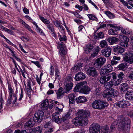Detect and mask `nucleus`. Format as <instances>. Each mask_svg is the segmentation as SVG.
Here are the masks:
<instances>
[{
  "mask_svg": "<svg viewBox=\"0 0 133 133\" xmlns=\"http://www.w3.org/2000/svg\"><path fill=\"white\" fill-rule=\"evenodd\" d=\"M77 117L73 121L75 125L84 126L88 123V118L90 116V112L88 111L80 110L76 113Z\"/></svg>",
  "mask_w": 133,
  "mask_h": 133,
  "instance_id": "nucleus-1",
  "label": "nucleus"
},
{
  "mask_svg": "<svg viewBox=\"0 0 133 133\" xmlns=\"http://www.w3.org/2000/svg\"><path fill=\"white\" fill-rule=\"evenodd\" d=\"M128 122L126 124L125 120L122 116H120L118 118L117 121L119 130H124L125 129H127L129 127V124L130 122V121L129 119L127 120Z\"/></svg>",
  "mask_w": 133,
  "mask_h": 133,
  "instance_id": "nucleus-2",
  "label": "nucleus"
},
{
  "mask_svg": "<svg viewBox=\"0 0 133 133\" xmlns=\"http://www.w3.org/2000/svg\"><path fill=\"white\" fill-rule=\"evenodd\" d=\"M108 105L106 102L102 100H96L93 101L92 104V107L94 109L101 110L105 108Z\"/></svg>",
  "mask_w": 133,
  "mask_h": 133,
  "instance_id": "nucleus-3",
  "label": "nucleus"
},
{
  "mask_svg": "<svg viewBox=\"0 0 133 133\" xmlns=\"http://www.w3.org/2000/svg\"><path fill=\"white\" fill-rule=\"evenodd\" d=\"M100 49V48L98 46L94 48L92 45L88 44L87 45L86 48L85 49V52L86 53H88L93 50V53L91 54V55L92 57H94L97 55Z\"/></svg>",
  "mask_w": 133,
  "mask_h": 133,
  "instance_id": "nucleus-4",
  "label": "nucleus"
},
{
  "mask_svg": "<svg viewBox=\"0 0 133 133\" xmlns=\"http://www.w3.org/2000/svg\"><path fill=\"white\" fill-rule=\"evenodd\" d=\"M8 90L9 97L8 98L6 104L7 105H10L11 103L14 104L17 99V97L15 95L13 90L10 86L8 85Z\"/></svg>",
  "mask_w": 133,
  "mask_h": 133,
  "instance_id": "nucleus-5",
  "label": "nucleus"
},
{
  "mask_svg": "<svg viewBox=\"0 0 133 133\" xmlns=\"http://www.w3.org/2000/svg\"><path fill=\"white\" fill-rule=\"evenodd\" d=\"M106 61V59L104 58L99 57L96 60L94 63V65L96 68L100 69L105 64Z\"/></svg>",
  "mask_w": 133,
  "mask_h": 133,
  "instance_id": "nucleus-6",
  "label": "nucleus"
},
{
  "mask_svg": "<svg viewBox=\"0 0 133 133\" xmlns=\"http://www.w3.org/2000/svg\"><path fill=\"white\" fill-rule=\"evenodd\" d=\"M44 112L41 110H38L35 114L34 117V120L36 123L40 122L44 116Z\"/></svg>",
  "mask_w": 133,
  "mask_h": 133,
  "instance_id": "nucleus-7",
  "label": "nucleus"
},
{
  "mask_svg": "<svg viewBox=\"0 0 133 133\" xmlns=\"http://www.w3.org/2000/svg\"><path fill=\"white\" fill-rule=\"evenodd\" d=\"M113 69L111 65L108 64L103 66L101 69L100 74L101 75H104L106 73L111 72Z\"/></svg>",
  "mask_w": 133,
  "mask_h": 133,
  "instance_id": "nucleus-8",
  "label": "nucleus"
},
{
  "mask_svg": "<svg viewBox=\"0 0 133 133\" xmlns=\"http://www.w3.org/2000/svg\"><path fill=\"white\" fill-rule=\"evenodd\" d=\"M123 60L130 64L133 63V54L131 53H125L123 55Z\"/></svg>",
  "mask_w": 133,
  "mask_h": 133,
  "instance_id": "nucleus-9",
  "label": "nucleus"
},
{
  "mask_svg": "<svg viewBox=\"0 0 133 133\" xmlns=\"http://www.w3.org/2000/svg\"><path fill=\"white\" fill-rule=\"evenodd\" d=\"M130 105L128 101H121L116 103L114 105V107L117 108H125Z\"/></svg>",
  "mask_w": 133,
  "mask_h": 133,
  "instance_id": "nucleus-10",
  "label": "nucleus"
},
{
  "mask_svg": "<svg viewBox=\"0 0 133 133\" xmlns=\"http://www.w3.org/2000/svg\"><path fill=\"white\" fill-rule=\"evenodd\" d=\"M58 46L60 49L59 50V51L60 55L61 56L65 55L67 53L66 49L63 42H58Z\"/></svg>",
  "mask_w": 133,
  "mask_h": 133,
  "instance_id": "nucleus-11",
  "label": "nucleus"
},
{
  "mask_svg": "<svg viewBox=\"0 0 133 133\" xmlns=\"http://www.w3.org/2000/svg\"><path fill=\"white\" fill-rule=\"evenodd\" d=\"M87 74L89 76L92 77H97L98 73L95 69L93 67H90L87 71Z\"/></svg>",
  "mask_w": 133,
  "mask_h": 133,
  "instance_id": "nucleus-12",
  "label": "nucleus"
},
{
  "mask_svg": "<svg viewBox=\"0 0 133 133\" xmlns=\"http://www.w3.org/2000/svg\"><path fill=\"white\" fill-rule=\"evenodd\" d=\"M99 128L98 124L96 123H93L90 129V133H99Z\"/></svg>",
  "mask_w": 133,
  "mask_h": 133,
  "instance_id": "nucleus-13",
  "label": "nucleus"
},
{
  "mask_svg": "<svg viewBox=\"0 0 133 133\" xmlns=\"http://www.w3.org/2000/svg\"><path fill=\"white\" fill-rule=\"evenodd\" d=\"M59 113L58 112H56L52 115V120L57 123H60L62 122V120L60 118Z\"/></svg>",
  "mask_w": 133,
  "mask_h": 133,
  "instance_id": "nucleus-14",
  "label": "nucleus"
},
{
  "mask_svg": "<svg viewBox=\"0 0 133 133\" xmlns=\"http://www.w3.org/2000/svg\"><path fill=\"white\" fill-rule=\"evenodd\" d=\"M42 130V128L38 126L35 128H30L27 130V132L29 133H41Z\"/></svg>",
  "mask_w": 133,
  "mask_h": 133,
  "instance_id": "nucleus-15",
  "label": "nucleus"
},
{
  "mask_svg": "<svg viewBox=\"0 0 133 133\" xmlns=\"http://www.w3.org/2000/svg\"><path fill=\"white\" fill-rule=\"evenodd\" d=\"M111 49L110 47L103 49L101 51L102 54L106 57H109L111 53Z\"/></svg>",
  "mask_w": 133,
  "mask_h": 133,
  "instance_id": "nucleus-16",
  "label": "nucleus"
},
{
  "mask_svg": "<svg viewBox=\"0 0 133 133\" xmlns=\"http://www.w3.org/2000/svg\"><path fill=\"white\" fill-rule=\"evenodd\" d=\"M85 78V75L82 72H80L76 74L75 79L76 81L82 80Z\"/></svg>",
  "mask_w": 133,
  "mask_h": 133,
  "instance_id": "nucleus-17",
  "label": "nucleus"
},
{
  "mask_svg": "<svg viewBox=\"0 0 133 133\" xmlns=\"http://www.w3.org/2000/svg\"><path fill=\"white\" fill-rule=\"evenodd\" d=\"M57 98L58 99H60L62 98L64 95V92L63 88L61 87L58 90L56 91Z\"/></svg>",
  "mask_w": 133,
  "mask_h": 133,
  "instance_id": "nucleus-18",
  "label": "nucleus"
},
{
  "mask_svg": "<svg viewBox=\"0 0 133 133\" xmlns=\"http://www.w3.org/2000/svg\"><path fill=\"white\" fill-rule=\"evenodd\" d=\"M64 30H61L62 31V32L59 33V32H58L57 34H58V36L59 38V39L60 41V42H62V41H66L67 38L66 36L65 35V32Z\"/></svg>",
  "mask_w": 133,
  "mask_h": 133,
  "instance_id": "nucleus-19",
  "label": "nucleus"
},
{
  "mask_svg": "<svg viewBox=\"0 0 133 133\" xmlns=\"http://www.w3.org/2000/svg\"><path fill=\"white\" fill-rule=\"evenodd\" d=\"M122 38V42L120 43V44L122 46L127 47L128 46V45L129 39L127 37L125 36H123Z\"/></svg>",
  "mask_w": 133,
  "mask_h": 133,
  "instance_id": "nucleus-20",
  "label": "nucleus"
},
{
  "mask_svg": "<svg viewBox=\"0 0 133 133\" xmlns=\"http://www.w3.org/2000/svg\"><path fill=\"white\" fill-rule=\"evenodd\" d=\"M85 83H86V82H83L77 84L74 89V91L75 92H78L80 91L81 92V89L83 88Z\"/></svg>",
  "mask_w": 133,
  "mask_h": 133,
  "instance_id": "nucleus-21",
  "label": "nucleus"
},
{
  "mask_svg": "<svg viewBox=\"0 0 133 133\" xmlns=\"http://www.w3.org/2000/svg\"><path fill=\"white\" fill-rule=\"evenodd\" d=\"M52 22L55 26L58 28L59 30L63 31L64 30V29L61 25L59 21L55 19Z\"/></svg>",
  "mask_w": 133,
  "mask_h": 133,
  "instance_id": "nucleus-22",
  "label": "nucleus"
},
{
  "mask_svg": "<svg viewBox=\"0 0 133 133\" xmlns=\"http://www.w3.org/2000/svg\"><path fill=\"white\" fill-rule=\"evenodd\" d=\"M110 77L108 75L106 76H103L101 77L99 81L101 83L103 84H105L107 81L110 79Z\"/></svg>",
  "mask_w": 133,
  "mask_h": 133,
  "instance_id": "nucleus-23",
  "label": "nucleus"
},
{
  "mask_svg": "<svg viewBox=\"0 0 133 133\" xmlns=\"http://www.w3.org/2000/svg\"><path fill=\"white\" fill-rule=\"evenodd\" d=\"M35 122H36L33 119L30 118L29 121L25 123V127L31 128L34 126Z\"/></svg>",
  "mask_w": 133,
  "mask_h": 133,
  "instance_id": "nucleus-24",
  "label": "nucleus"
},
{
  "mask_svg": "<svg viewBox=\"0 0 133 133\" xmlns=\"http://www.w3.org/2000/svg\"><path fill=\"white\" fill-rule=\"evenodd\" d=\"M125 97L126 99H133V91L130 90L128 91L126 93Z\"/></svg>",
  "mask_w": 133,
  "mask_h": 133,
  "instance_id": "nucleus-25",
  "label": "nucleus"
},
{
  "mask_svg": "<svg viewBox=\"0 0 133 133\" xmlns=\"http://www.w3.org/2000/svg\"><path fill=\"white\" fill-rule=\"evenodd\" d=\"M49 105L48 100L46 99L41 104V107L42 109L44 110L48 109Z\"/></svg>",
  "mask_w": 133,
  "mask_h": 133,
  "instance_id": "nucleus-26",
  "label": "nucleus"
},
{
  "mask_svg": "<svg viewBox=\"0 0 133 133\" xmlns=\"http://www.w3.org/2000/svg\"><path fill=\"white\" fill-rule=\"evenodd\" d=\"M90 90V89L89 87L84 85L83 88L81 89V92L84 94H88L89 93Z\"/></svg>",
  "mask_w": 133,
  "mask_h": 133,
  "instance_id": "nucleus-27",
  "label": "nucleus"
},
{
  "mask_svg": "<svg viewBox=\"0 0 133 133\" xmlns=\"http://www.w3.org/2000/svg\"><path fill=\"white\" fill-rule=\"evenodd\" d=\"M76 101L77 103H82L87 101L86 97L84 96H80L76 99Z\"/></svg>",
  "mask_w": 133,
  "mask_h": 133,
  "instance_id": "nucleus-28",
  "label": "nucleus"
},
{
  "mask_svg": "<svg viewBox=\"0 0 133 133\" xmlns=\"http://www.w3.org/2000/svg\"><path fill=\"white\" fill-rule=\"evenodd\" d=\"M114 51L116 53L121 54L124 51L125 49L121 46H118L114 48Z\"/></svg>",
  "mask_w": 133,
  "mask_h": 133,
  "instance_id": "nucleus-29",
  "label": "nucleus"
},
{
  "mask_svg": "<svg viewBox=\"0 0 133 133\" xmlns=\"http://www.w3.org/2000/svg\"><path fill=\"white\" fill-rule=\"evenodd\" d=\"M27 87L28 88L27 89V94L29 98H30V96L31 93V91L32 90L31 87V82L29 80L27 81Z\"/></svg>",
  "mask_w": 133,
  "mask_h": 133,
  "instance_id": "nucleus-30",
  "label": "nucleus"
},
{
  "mask_svg": "<svg viewBox=\"0 0 133 133\" xmlns=\"http://www.w3.org/2000/svg\"><path fill=\"white\" fill-rule=\"evenodd\" d=\"M54 103L56 104V105L57 104L58 105L57 107L55 108V110L57 111V112H58L59 113L61 112L62 111V109L64 107L63 105L56 101H55Z\"/></svg>",
  "mask_w": 133,
  "mask_h": 133,
  "instance_id": "nucleus-31",
  "label": "nucleus"
},
{
  "mask_svg": "<svg viewBox=\"0 0 133 133\" xmlns=\"http://www.w3.org/2000/svg\"><path fill=\"white\" fill-rule=\"evenodd\" d=\"M76 96L73 93H71L68 96L69 103L70 104H72L75 103V98Z\"/></svg>",
  "mask_w": 133,
  "mask_h": 133,
  "instance_id": "nucleus-32",
  "label": "nucleus"
},
{
  "mask_svg": "<svg viewBox=\"0 0 133 133\" xmlns=\"http://www.w3.org/2000/svg\"><path fill=\"white\" fill-rule=\"evenodd\" d=\"M120 90L121 92L127 90L129 88L128 85L126 83H124L121 84Z\"/></svg>",
  "mask_w": 133,
  "mask_h": 133,
  "instance_id": "nucleus-33",
  "label": "nucleus"
},
{
  "mask_svg": "<svg viewBox=\"0 0 133 133\" xmlns=\"http://www.w3.org/2000/svg\"><path fill=\"white\" fill-rule=\"evenodd\" d=\"M73 84L72 82L67 83L64 88L65 92L69 91L72 88Z\"/></svg>",
  "mask_w": 133,
  "mask_h": 133,
  "instance_id": "nucleus-34",
  "label": "nucleus"
},
{
  "mask_svg": "<svg viewBox=\"0 0 133 133\" xmlns=\"http://www.w3.org/2000/svg\"><path fill=\"white\" fill-rule=\"evenodd\" d=\"M83 64L81 63H78L77 64L75 65L73 68L74 72H76L78 71L79 69L82 68Z\"/></svg>",
  "mask_w": 133,
  "mask_h": 133,
  "instance_id": "nucleus-35",
  "label": "nucleus"
},
{
  "mask_svg": "<svg viewBox=\"0 0 133 133\" xmlns=\"http://www.w3.org/2000/svg\"><path fill=\"white\" fill-rule=\"evenodd\" d=\"M110 95L111 97H115L117 96L118 94V92L116 90L112 88L110 90Z\"/></svg>",
  "mask_w": 133,
  "mask_h": 133,
  "instance_id": "nucleus-36",
  "label": "nucleus"
},
{
  "mask_svg": "<svg viewBox=\"0 0 133 133\" xmlns=\"http://www.w3.org/2000/svg\"><path fill=\"white\" fill-rule=\"evenodd\" d=\"M46 26L48 29L50 30V31L51 33L53 34V36H55V34L54 33L55 30L54 26L52 25L50 23L46 25Z\"/></svg>",
  "mask_w": 133,
  "mask_h": 133,
  "instance_id": "nucleus-37",
  "label": "nucleus"
},
{
  "mask_svg": "<svg viewBox=\"0 0 133 133\" xmlns=\"http://www.w3.org/2000/svg\"><path fill=\"white\" fill-rule=\"evenodd\" d=\"M127 63H121L118 66V68L119 69L123 70H124L127 69Z\"/></svg>",
  "mask_w": 133,
  "mask_h": 133,
  "instance_id": "nucleus-38",
  "label": "nucleus"
},
{
  "mask_svg": "<svg viewBox=\"0 0 133 133\" xmlns=\"http://www.w3.org/2000/svg\"><path fill=\"white\" fill-rule=\"evenodd\" d=\"M94 38L96 39L103 38L104 37V34L102 32L96 33L94 35Z\"/></svg>",
  "mask_w": 133,
  "mask_h": 133,
  "instance_id": "nucleus-39",
  "label": "nucleus"
},
{
  "mask_svg": "<svg viewBox=\"0 0 133 133\" xmlns=\"http://www.w3.org/2000/svg\"><path fill=\"white\" fill-rule=\"evenodd\" d=\"M109 130V127L107 126H104L102 128L99 132L100 133H108Z\"/></svg>",
  "mask_w": 133,
  "mask_h": 133,
  "instance_id": "nucleus-40",
  "label": "nucleus"
},
{
  "mask_svg": "<svg viewBox=\"0 0 133 133\" xmlns=\"http://www.w3.org/2000/svg\"><path fill=\"white\" fill-rule=\"evenodd\" d=\"M108 46L107 42L105 40H103L100 42L99 46L102 48L107 47Z\"/></svg>",
  "mask_w": 133,
  "mask_h": 133,
  "instance_id": "nucleus-41",
  "label": "nucleus"
},
{
  "mask_svg": "<svg viewBox=\"0 0 133 133\" xmlns=\"http://www.w3.org/2000/svg\"><path fill=\"white\" fill-rule=\"evenodd\" d=\"M73 77L72 75L71 74L68 75L65 79V82L66 83H68V82H72L73 81Z\"/></svg>",
  "mask_w": 133,
  "mask_h": 133,
  "instance_id": "nucleus-42",
  "label": "nucleus"
},
{
  "mask_svg": "<svg viewBox=\"0 0 133 133\" xmlns=\"http://www.w3.org/2000/svg\"><path fill=\"white\" fill-rule=\"evenodd\" d=\"M103 95L104 97H111L110 91L108 90H104L103 94Z\"/></svg>",
  "mask_w": 133,
  "mask_h": 133,
  "instance_id": "nucleus-43",
  "label": "nucleus"
},
{
  "mask_svg": "<svg viewBox=\"0 0 133 133\" xmlns=\"http://www.w3.org/2000/svg\"><path fill=\"white\" fill-rule=\"evenodd\" d=\"M118 41V39L116 37L110 38L108 39V40L109 42L112 44L117 42Z\"/></svg>",
  "mask_w": 133,
  "mask_h": 133,
  "instance_id": "nucleus-44",
  "label": "nucleus"
},
{
  "mask_svg": "<svg viewBox=\"0 0 133 133\" xmlns=\"http://www.w3.org/2000/svg\"><path fill=\"white\" fill-rule=\"evenodd\" d=\"M39 17L41 20L44 24L47 25V24H48L50 23V21L49 20L45 19L44 17H42L40 15H39Z\"/></svg>",
  "mask_w": 133,
  "mask_h": 133,
  "instance_id": "nucleus-45",
  "label": "nucleus"
},
{
  "mask_svg": "<svg viewBox=\"0 0 133 133\" xmlns=\"http://www.w3.org/2000/svg\"><path fill=\"white\" fill-rule=\"evenodd\" d=\"M87 16L88 17L89 20L97 21L98 19L96 17L92 14H88Z\"/></svg>",
  "mask_w": 133,
  "mask_h": 133,
  "instance_id": "nucleus-46",
  "label": "nucleus"
},
{
  "mask_svg": "<svg viewBox=\"0 0 133 133\" xmlns=\"http://www.w3.org/2000/svg\"><path fill=\"white\" fill-rule=\"evenodd\" d=\"M104 13L110 19H112L115 17L114 15L109 11H105Z\"/></svg>",
  "mask_w": 133,
  "mask_h": 133,
  "instance_id": "nucleus-47",
  "label": "nucleus"
},
{
  "mask_svg": "<svg viewBox=\"0 0 133 133\" xmlns=\"http://www.w3.org/2000/svg\"><path fill=\"white\" fill-rule=\"evenodd\" d=\"M76 111L74 109H69L66 114V117H69L70 115L71 114L72 115L75 113Z\"/></svg>",
  "mask_w": 133,
  "mask_h": 133,
  "instance_id": "nucleus-48",
  "label": "nucleus"
},
{
  "mask_svg": "<svg viewBox=\"0 0 133 133\" xmlns=\"http://www.w3.org/2000/svg\"><path fill=\"white\" fill-rule=\"evenodd\" d=\"M112 82L111 81L108 82H106L104 84V87L105 88L108 89L112 87Z\"/></svg>",
  "mask_w": 133,
  "mask_h": 133,
  "instance_id": "nucleus-49",
  "label": "nucleus"
},
{
  "mask_svg": "<svg viewBox=\"0 0 133 133\" xmlns=\"http://www.w3.org/2000/svg\"><path fill=\"white\" fill-rule=\"evenodd\" d=\"M108 25L111 28H113L114 30V31L117 32L120 30V28L116 25H114L112 24H109Z\"/></svg>",
  "mask_w": 133,
  "mask_h": 133,
  "instance_id": "nucleus-50",
  "label": "nucleus"
},
{
  "mask_svg": "<svg viewBox=\"0 0 133 133\" xmlns=\"http://www.w3.org/2000/svg\"><path fill=\"white\" fill-rule=\"evenodd\" d=\"M109 34L111 35H117V33L116 32L114 31V30L113 28L110 29L109 31Z\"/></svg>",
  "mask_w": 133,
  "mask_h": 133,
  "instance_id": "nucleus-51",
  "label": "nucleus"
},
{
  "mask_svg": "<svg viewBox=\"0 0 133 133\" xmlns=\"http://www.w3.org/2000/svg\"><path fill=\"white\" fill-rule=\"evenodd\" d=\"M124 77V74L122 72H118V74L117 75V77L118 79L122 81L123 79V78Z\"/></svg>",
  "mask_w": 133,
  "mask_h": 133,
  "instance_id": "nucleus-52",
  "label": "nucleus"
},
{
  "mask_svg": "<svg viewBox=\"0 0 133 133\" xmlns=\"http://www.w3.org/2000/svg\"><path fill=\"white\" fill-rule=\"evenodd\" d=\"M108 76H109L110 77V79L112 77L113 79H116L117 77V75L114 72L111 73V74H108Z\"/></svg>",
  "mask_w": 133,
  "mask_h": 133,
  "instance_id": "nucleus-53",
  "label": "nucleus"
},
{
  "mask_svg": "<svg viewBox=\"0 0 133 133\" xmlns=\"http://www.w3.org/2000/svg\"><path fill=\"white\" fill-rule=\"evenodd\" d=\"M122 81L118 79L116 80H115L113 82V84L116 86L117 85L121 83Z\"/></svg>",
  "mask_w": 133,
  "mask_h": 133,
  "instance_id": "nucleus-54",
  "label": "nucleus"
},
{
  "mask_svg": "<svg viewBox=\"0 0 133 133\" xmlns=\"http://www.w3.org/2000/svg\"><path fill=\"white\" fill-rule=\"evenodd\" d=\"M59 73L58 69L57 68H56L55 70V75L56 79L59 77Z\"/></svg>",
  "mask_w": 133,
  "mask_h": 133,
  "instance_id": "nucleus-55",
  "label": "nucleus"
},
{
  "mask_svg": "<svg viewBox=\"0 0 133 133\" xmlns=\"http://www.w3.org/2000/svg\"><path fill=\"white\" fill-rule=\"evenodd\" d=\"M25 28H26L30 32H31L33 34H35L36 33L35 32L33 31L31 29L30 27L28 25L25 23Z\"/></svg>",
  "mask_w": 133,
  "mask_h": 133,
  "instance_id": "nucleus-56",
  "label": "nucleus"
},
{
  "mask_svg": "<svg viewBox=\"0 0 133 133\" xmlns=\"http://www.w3.org/2000/svg\"><path fill=\"white\" fill-rule=\"evenodd\" d=\"M54 68L53 66H51L50 67V74L51 75H54Z\"/></svg>",
  "mask_w": 133,
  "mask_h": 133,
  "instance_id": "nucleus-57",
  "label": "nucleus"
},
{
  "mask_svg": "<svg viewBox=\"0 0 133 133\" xmlns=\"http://www.w3.org/2000/svg\"><path fill=\"white\" fill-rule=\"evenodd\" d=\"M36 29L37 31L40 33L41 35H45V34L43 32L42 30L38 27Z\"/></svg>",
  "mask_w": 133,
  "mask_h": 133,
  "instance_id": "nucleus-58",
  "label": "nucleus"
},
{
  "mask_svg": "<svg viewBox=\"0 0 133 133\" xmlns=\"http://www.w3.org/2000/svg\"><path fill=\"white\" fill-rule=\"evenodd\" d=\"M63 128L64 129H68L70 128L69 123H64L63 125Z\"/></svg>",
  "mask_w": 133,
  "mask_h": 133,
  "instance_id": "nucleus-59",
  "label": "nucleus"
},
{
  "mask_svg": "<svg viewBox=\"0 0 133 133\" xmlns=\"http://www.w3.org/2000/svg\"><path fill=\"white\" fill-rule=\"evenodd\" d=\"M101 88L99 87L95 88V92L96 93V95H99L100 93Z\"/></svg>",
  "mask_w": 133,
  "mask_h": 133,
  "instance_id": "nucleus-60",
  "label": "nucleus"
},
{
  "mask_svg": "<svg viewBox=\"0 0 133 133\" xmlns=\"http://www.w3.org/2000/svg\"><path fill=\"white\" fill-rule=\"evenodd\" d=\"M51 125V122H49L46 123L44 125V127L45 128H47L50 127Z\"/></svg>",
  "mask_w": 133,
  "mask_h": 133,
  "instance_id": "nucleus-61",
  "label": "nucleus"
},
{
  "mask_svg": "<svg viewBox=\"0 0 133 133\" xmlns=\"http://www.w3.org/2000/svg\"><path fill=\"white\" fill-rule=\"evenodd\" d=\"M31 62L35 65L38 68L40 67L41 66L40 65L38 61H31Z\"/></svg>",
  "mask_w": 133,
  "mask_h": 133,
  "instance_id": "nucleus-62",
  "label": "nucleus"
},
{
  "mask_svg": "<svg viewBox=\"0 0 133 133\" xmlns=\"http://www.w3.org/2000/svg\"><path fill=\"white\" fill-rule=\"evenodd\" d=\"M53 131V129L52 128H50L47 130L45 131V133H51Z\"/></svg>",
  "mask_w": 133,
  "mask_h": 133,
  "instance_id": "nucleus-63",
  "label": "nucleus"
},
{
  "mask_svg": "<svg viewBox=\"0 0 133 133\" xmlns=\"http://www.w3.org/2000/svg\"><path fill=\"white\" fill-rule=\"evenodd\" d=\"M128 76L129 78L133 79V70L132 72L129 74L128 75Z\"/></svg>",
  "mask_w": 133,
  "mask_h": 133,
  "instance_id": "nucleus-64",
  "label": "nucleus"
}]
</instances>
